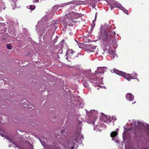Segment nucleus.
Instances as JSON below:
<instances>
[{"instance_id": "f03ea898", "label": "nucleus", "mask_w": 149, "mask_h": 149, "mask_svg": "<svg viewBox=\"0 0 149 149\" xmlns=\"http://www.w3.org/2000/svg\"><path fill=\"white\" fill-rule=\"evenodd\" d=\"M107 69V68L106 67H98L97 68V70L95 72L96 77L95 79L92 80L91 78L89 79L90 82L92 84H95V86H99L102 88V86L99 85L100 84H102V79H103V75L104 74L105 71Z\"/></svg>"}, {"instance_id": "79ce46f5", "label": "nucleus", "mask_w": 149, "mask_h": 149, "mask_svg": "<svg viewBox=\"0 0 149 149\" xmlns=\"http://www.w3.org/2000/svg\"><path fill=\"white\" fill-rule=\"evenodd\" d=\"M15 145L17 147H18V146L17 145H16V144H15Z\"/></svg>"}, {"instance_id": "e433bc0d", "label": "nucleus", "mask_w": 149, "mask_h": 149, "mask_svg": "<svg viewBox=\"0 0 149 149\" xmlns=\"http://www.w3.org/2000/svg\"><path fill=\"white\" fill-rule=\"evenodd\" d=\"M116 118H112V120H116Z\"/></svg>"}, {"instance_id": "58836bf2", "label": "nucleus", "mask_w": 149, "mask_h": 149, "mask_svg": "<svg viewBox=\"0 0 149 149\" xmlns=\"http://www.w3.org/2000/svg\"><path fill=\"white\" fill-rule=\"evenodd\" d=\"M40 142H41V143L42 144V145L43 146V143L41 141V140H40Z\"/></svg>"}, {"instance_id": "7ed1b4c3", "label": "nucleus", "mask_w": 149, "mask_h": 149, "mask_svg": "<svg viewBox=\"0 0 149 149\" xmlns=\"http://www.w3.org/2000/svg\"><path fill=\"white\" fill-rule=\"evenodd\" d=\"M81 139H83V136L79 131L73 137L71 140L67 141L66 143L64 144V146L66 149H73L75 145L77 143L81 142Z\"/></svg>"}, {"instance_id": "2eb2a0df", "label": "nucleus", "mask_w": 149, "mask_h": 149, "mask_svg": "<svg viewBox=\"0 0 149 149\" xmlns=\"http://www.w3.org/2000/svg\"><path fill=\"white\" fill-rule=\"evenodd\" d=\"M104 127H105V125H103ZM103 125H101L100 126L98 125H95L94 126L93 129L94 130H95L96 131H101L102 130L101 128L103 127Z\"/></svg>"}, {"instance_id": "0eeeda50", "label": "nucleus", "mask_w": 149, "mask_h": 149, "mask_svg": "<svg viewBox=\"0 0 149 149\" xmlns=\"http://www.w3.org/2000/svg\"><path fill=\"white\" fill-rule=\"evenodd\" d=\"M108 4L111 6V9L112 10V7L117 8L119 9L122 10L124 13H126L127 15L128 14L127 13V10H126L121 4L118 2L113 1H108Z\"/></svg>"}, {"instance_id": "72a5a7b5", "label": "nucleus", "mask_w": 149, "mask_h": 149, "mask_svg": "<svg viewBox=\"0 0 149 149\" xmlns=\"http://www.w3.org/2000/svg\"><path fill=\"white\" fill-rule=\"evenodd\" d=\"M111 33V35H112V34H113V35H115L116 34V33H115V32H112Z\"/></svg>"}, {"instance_id": "473e14b6", "label": "nucleus", "mask_w": 149, "mask_h": 149, "mask_svg": "<svg viewBox=\"0 0 149 149\" xmlns=\"http://www.w3.org/2000/svg\"><path fill=\"white\" fill-rule=\"evenodd\" d=\"M64 130H61L60 131V132H61V133L62 134L64 132Z\"/></svg>"}, {"instance_id": "f3484780", "label": "nucleus", "mask_w": 149, "mask_h": 149, "mask_svg": "<svg viewBox=\"0 0 149 149\" xmlns=\"http://www.w3.org/2000/svg\"><path fill=\"white\" fill-rule=\"evenodd\" d=\"M118 130L119 129H117L116 131H113L112 132L111 134V137H115L118 134L117 132H118Z\"/></svg>"}, {"instance_id": "a18cd8bd", "label": "nucleus", "mask_w": 149, "mask_h": 149, "mask_svg": "<svg viewBox=\"0 0 149 149\" xmlns=\"http://www.w3.org/2000/svg\"><path fill=\"white\" fill-rule=\"evenodd\" d=\"M31 149H33V148H31Z\"/></svg>"}, {"instance_id": "4be33fe9", "label": "nucleus", "mask_w": 149, "mask_h": 149, "mask_svg": "<svg viewBox=\"0 0 149 149\" xmlns=\"http://www.w3.org/2000/svg\"><path fill=\"white\" fill-rule=\"evenodd\" d=\"M97 13H95V19L93 21V24L92 25V27H94L95 26V22L96 21V18H97Z\"/></svg>"}, {"instance_id": "412c9836", "label": "nucleus", "mask_w": 149, "mask_h": 149, "mask_svg": "<svg viewBox=\"0 0 149 149\" xmlns=\"http://www.w3.org/2000/svg\"><path fill=\"white\" fill-rule=\"evenodd\" d=\"M35 6L34 5H31L30 6H28L27 7V8L30 9L31 10H33L34 9Z\"/></svg>"}, {"instance_id": "09e8293b", "label": "nucleus", "mask_w": 149, "mask_h": 149, "mask_svg": "<svg viewBox=\"0 0 149 149\" xmlns=\"http://www.w3.org/2000/svg\"><path fill=\"white\" fill-rule=\"evenodd\" d=\"M0 0L1 1V0Z\"/></svg>"}, {"instance_id": "37998d69", "label": "nucleus", "mask_w": 149, "mask_h": 149, "mask_svg": "<svg viewBox=\"0 0 149 149\" xmlns=\"http://www.w3.org/2000/svg\"><path fill=\"white\" fill-rule=\"evenodd\" d=\"M43 19H44V18H42V20H43Z\"/></svg>"}, {"instance_id": "f257e3e1", "label": "nucleus", "mask_w": 149, "mask_h": 149, "mask_svg": "<svg viewBox=\"0 0 149 149\" xmlns=\"http://www.w3.org/2000/svg\"><path fill=\"white\" fill-rule=\"evenodd\" d=\"M131 121L130 125L127 129L125 126L124 127V131L123 134V137L124 140L130 138V133L133 131L134 132L135 130L139 131L140 132H145L147 134V137L148 141L144 142L146 144L145 147H143V144L141 141H138L134 142L132 147H130L127 149L125 147V149H149V125L148 124L141 121L132 120H129Z\"/></svg>"}, {"instance_id": "a878e982", "label": "nucleus", "mask_w": 149, "mask_h": 149, "mask_svg": "<svg viewBox=\"0 0 149 149\" xmlns=\"http://www.w3.org/2000/svg\"><path fill=\"white\" fill-rule=\"evenodd\" d=\"M72 22H73L74 23H76L77 21L75 20H73L72 19V21H70V22H69V23H68L69 25L70 26H72L73 25V24H72Z\"/></svg>"}, {"instance_id": "20e7f679", "label": "nucleus", "mask_w": 149, "mask_h": 149, "mask_svg": "<svg viewBox=\"0 0 149 149\" xmlns=\"http://www.w3.org/2000/svg\"><path fill=\"white\" fill-rule=\"evenodd\" d=\"M88 118L87 122L89 124H94L95 120L98 118V112L97 111L93 110L87 113Z\"/></svg>"}, {"instance_id": "f8f14e48", "label": "nucleus", "mask_w": 149, "mask_h": 149, "mask_svg": "<svg viewBox=\"0 0 149 149\" xmlns=\"http://www.w3.org/2000/svg\"><path fill=\"white\" fill-rule=\"evenodd\" d=\"M126 98L127 100L132 101L134 100V97L131 93H127L126 95Z\"/></svg>"}, {"instance_id": "423d86ee", "label": "nucleus", "mask_w": 149, "mask_h": 149, "mask_svg": "<svg viewBox=\"0 0 149 149\" xmlns=\"http://www.w3.org/2000/svg\"><path fill=\"white\" fill-rule=\"evenodd\" d=\"M101 38L103 42L111 41V33H108L105 27H102L101 29Z\"/></svg>"}, {"instance_id": "c03bdc74", "label": "nucleus", "mask_w": 149, "mask_h": 149, "mask_svg": "<svg viewBox=\"0 0 149 149\" xmlns=\"http://www.w3.org/2000/svg\"><path fill=\"white\" fill-rule=\"evenodd\" d=\"M97 55H98V52H97Z\"/></svg>"}, {"instance_id": "bb28decb", "label": "nucleus", "mask_w": 149, "mask_h": 149, "mask_svg": "<svg viewBox=\"0 0 149 149\" xmlns=\"http://www.w3.org/2000/svg\"><path fill=\"white\" fill-rule=\"evenodd\" d=\"M76 41L77 42V45H78L79 47L80 48H82V45H83V44L80 42H78L76 40Z\"/></svg>"}, {"instance_id": "dca6fc26", "label": "nucleus", "mask_w": 149, "mask_h": 149, "mask_svg": "<svg viewBox=\"0 0 149 149\" xmlns=\"http://www.w3.org/2000/svg\"><path fill=\"white\" fill-rule=\"evenodd\" d=\"M74 51L71 49H68V51L67 52L66 55L67 56V58H70L71 56L74 53Z\"/></svg>"}, {"instance_id": "4468645a", "label": "nucleus", "mask_w": 149, "mask_h": 149, "mask_svg": "<svg viewBox=\"0 0 149 149\" xmlns=\"http://www.w3.org/2000/svg\"><path fill=\"white\" fill-rule=\"evenodd\" d=\"M96 46L91 44L88 45L87 46V47L89 49L90 52H94V50L95 49Z\"/></svg>"}, {"instance_id": "a211bd4d", "label": "nucleus", "mask_w": 149, "mask_h": 149, "mask_svg": "<svg viewBox=\"0 0 149 149\" xmlns=\"http://www.w3.org/2000/svg\"><path fill=\"white\" fill-rule=\"evenodd\" d=\"M82 16V14L81 13H75L74 14V18H77L81 17Z\"/></svg>"}, {"instance_id": "ea45409f", "label": "nucleus", "mask_w": 149, "mask_h": 149, "mask_svg": "<svg viewBox=\"0 0 149 149\" xmlns=\"http://www.w3.org/2000/svg\"><path fill=\"white\" fill-rule=\"evenodd\" d=\"M71 6L72 8H74V6Z\"/></svg>"}, {"instance_id": "a19ab883", "label": "nucleus", "mask_w": 149, "mask_h": 149, "mask_svg": "<svg viewBox=\"0 0 149 149\" xmlns=\"http://www.w3.org/2000/svg\"><path fill=\"white\" fill-rule=\"evenodd\" d=\"M135 103V102H133V103H132V104H134Z\"/></svg>"}, {"instance_id": "39448f33", "label": "nucleus", "mask_w": 149, "mask_h": 149, "mask_svg": "<svg viewBox=\"0 0 149 149\" xmlns=\"http://www.w3.org/2000/svg\"><path fill=\"white\" fill-rule=\"evenodd\" d=\"M111 72H113L125 78L128 81H130L131 79H134V78L132 76V75L133 74H134V77H136L137 76V74L136 73H134V74L133 73H132V75H131L123 72L119 71L116 69H113L112 71L111 70Z\"/></svg>"}, {"instance_id": "c85d7f7f", "label": "nucleus", "mask_w": 149, "mask_h": 149, "mask_svg": "<svg viewBox=\"0 0 149 149\" xmlns=\"http://www.w3.org/2000/svg\"><path fill=\"white\" fill-rule=\"evenodd\" d=\"M0 135L3 137L4 136L3 131L1 130H0Z\"/></svg>"}, {"instance_id": "7c9ffc66", "label": "nucleus", "mask_w": 149, "mask_h": 149, "mask_svg": "<svg viewBox=\"0 0 149 149\" xmlns=\"http://www.w3.org/2000/svg\"><path fill=\"white\" fill-rule=\"evenodd\" d=\"M83 85H84V86L85 87H88V84H87L86 83H83Z\"/></svg>"}, {"instance_id": "9d476101", "label": "nucleus", "mask_w": 149, "mask_h": 149, "mask_svg": "<svg viewBox=\"0 0 149 149\" xmlns=\"http://www.w3.org/2000/svg\"><path fill=\"white\" fill-rule=\"evenodd\" d=\"M72 21V19H71L70 15L69 13L67 15H65L64 17V21L65 22L66 24L69 23L68 22H70V21Z\"/></svg>"}, {"instance_id": "6ab92c4d", "label": "nucleus", "mask_w": 149, "mask_h": 149, "mask_svg": "<svg viewBox=\"0 0 149 149\" xmlns=\"http://www.w3.org/2000/svg\"><path fill=\"white\" fill-rule=\"evenodd\" d=\"M82 123V122L81 121H79L78 122V126L77 127L78 130H81V128L82 125H81Z\"/></svg>"}, {"instance_id": "f704fd0d", "label": "nucleus", "mask_w": 149, "mask_h": 149, "mask_svg": "<svg viewBox=\"0 0 149 149\" xmlns=\"http://www.w3.org/2000/svg\"><path fill=\"white\" fill-rule=\"evenodd\" d=\"M64 41V40H62L61 42H60V44H61Z\"/></svg>"}, {"instance_id": "2f4dec72", "label": "nucleus", "mask_w": 149, "mask_h": 149, "mask_svg": "<svg viewBox=\"0 0 149 149\" xmlns=\"http://www.w3.org/2000/svg\"><path fill=\"white\" fill-rule=\"evenodd\" d=\"M54 149H61L59 146H55L54 147Z\"/></svg>"}, {"instance_id": "6e6552de", "label": "nucleus", "mask_w": 149, "mask_h": 149, "mask_svg": "<svg viewBox=\"0 0 149 149\" xmlns=\"http://www.w3.org/2000/svg\"><path fill=\"white\" fill-rule=\"evenodd\" d=\"M89 3L88 1H74L66 3L67 5L70 4H75L77 5H85Z\"/></svg>"}, {"instance_id": "de8ad7c7", "label": "nucleus", "mask_w": 149, "mask_h": 149, "mask_svg": "<svg viewBox=\"0 0 149 149\" xmlns=\"http://www.w3.org/2000/svg\"><path fill=\"white\" fill-rule=\"evenodd\" d=\"M38 25H36V26H38Z\"/></svg>"}, {"instance_id": "1a4fd4ad", "label": "nucleus", "mask_w": 149, "mask_h": 149, "mask_svg": "<svg viewBox=\"0 0 149 149\" xmlns=\"http://www.w3.org/2000/svg\"><path fill=\"white\" fill-rule=\"evenodd\" d=\"M100 119L101 120L107 123H109L111 120L109 116H106L104 114L102 115L100 117Z\"/></svg>"}, {"instance_id": "9b49d317", "label": "nucleus", "mask_w": 149, "mask_h": 149, "mask_svg": "<svg viewBox=\"0 0 149 149\" xmlns=\"http://www.w3.org/2000/svg\"><path fill=\"white\" fill-rule=\"evenodd\" d=\"M67 5V4H66V3L61 4L59 5H56L54 6V7L53 8V9L54 10L56 11L58 9V8L64 7Z\"/></svg>"}, {"instance_id": "b1692460", "label": "nucleus", "mask_w": 149, "mask_h": 149, "mask_svg": "<svg viewBox=\"0 0 149 149\" xmlns=\"http://www.w3.org/2000/svg\"><path fill=\"white\" fill-rule=\"evenodd\" d=\"M97 13H95V19L93 21V24L92 25V27H94L95 26V22L96 21V18H97Z\"/></svg>"}, {"instance_id": "49530a36", "label": "nucleus", "mask_w": 149, "mask_h": 149, "mask_svg": "<svg viewBox=\"0 0 149 149\" xmlns=\"http://www.w3.org/2000/svg\"><path fill=\"white\" fill-rule=\"evenodd\" d=\"M97 89H98V90H99V88H97Z\"/></svg>"}, {"instance_id": "5701e85b", "label": "nucleus", "mask_w": 149, "mask_h": 149, "mask_svg": "<svg viewBox=\"0 0 149 149\" xmlns=\"http://www.w3.org/2000/svg\"><path fill=\"white\" fill-rule=\"evenodd\" d=\"M97 13H95V19L93 21V24L92 25V27H94L95 26V22L96 21V18H97Z\"/></svg>"}, {"instance_id": "aec40b11", "label": "nucleus", "mask_w": 149, "mask_h": 149, "mask_svg": "<svg viewBox=\"0 0 149 149\" xmlns=\"http://www.w3.org/2000/svg\"><path fill=\"white\" fill-rule=\"evenodd\" d=\"M112 137L113 138L112 139V140L115 141L118 144L120 143V141L118 139H117V138L115 137Z\"/></svg>"}, {"instance_id": "4c0bfd02", "label": "nucleus", "mask_w": 149, "mask_h": 149, "mask_svg": "<svg viewBox=\"0 0 149 149\" xmlns=\"http://www.w3.org/2000/svg\"><path fill=\"white\" fill-rule=\"evenodd\" d=\"M35 1V2H38V0H35V1Z\"/></svg>"}, {"instance_id": "393cba45", "label": "nucleus", "mask_w": 149, "mask_h": 149, "mask_svg": "<svg viewBox=\"0 0 149 149\" xmlns=\"http://www.w3.org/2000/svg\"><path fill=\"white\" fill-rule=\"evenodd\" d=\"M74 12L73 11L69 13V14L70 15L71 19H72V18H74Z\"/></svg>"}, {"instance_id": "c756f323", "label": "nucleus", "mask_w": 149, "mask_h": 149, "mask_svg": "<svg viewBox=\"0 0 149 149\" xmlns=\"http://www.w3.org/2000/svg\"><path fill=\"white\" fill-rule=\"evenodd\" d=\"M51 22H50L49 23H48L47 24H46V26L47 27H48L51 26Z\"/></svg>"}, {"instance_id": "ddd939ff", "label": "nucleus", "mask_w": 149, "mask_h": 149, "mask_svg": "<svg viewBox=\"0 0 149 149\" xmlns=\"http://www.w3.org/2000/svg\"><path fill=\"white\" fill-rule=\"evenodd\" d=\"M109 54L111 55V56L113 58L116 56H117V55L115 54V50H113L111 48H110L109 49Z\"/></svg>"}, {"instance_id": "c9c22d12", "label": "nucleus", "mask_w": 149, "mask_h": 149, "mask_svg": "<svg viewBox=\"0 0 149 149\" xmlns=\"http://www.w3.org/2000/svg\"><path fill=\"white\" fill-rule=\"evenodd\" d=\"M77 107H78V108H81V107L82 108V107H81L80 106H78V105L77 106Z\"/></svg>"}, {"instance_id": "cd10ccee", "label": "nucleus", "mask_w": 149, "mask_h": 149, "mask_svg": "<svg viewBox=\"0 0 149 149\" xmlns=\"http://www.w3.org/2000/svg\"><path fill=\"white\" fill-rule=\"evenodd\" d=\"M7 47L8 49H9L10 50H11L12 48V47L11 45L9 44H7Z\"/></svg>"}]
</instances>
